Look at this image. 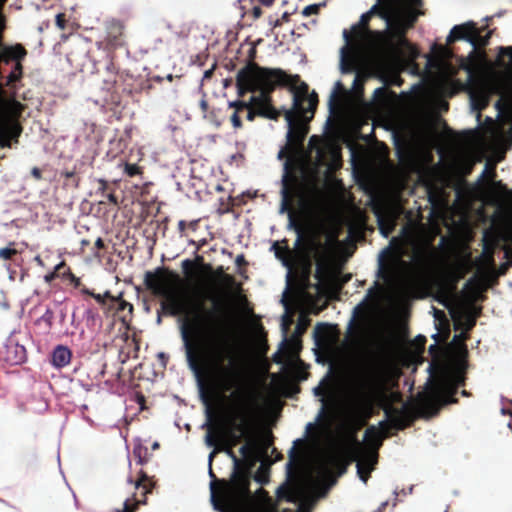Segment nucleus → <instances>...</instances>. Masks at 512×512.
Instances as JSON below:
<instances>
[{
	"label": "nucleus",
	"mask_w": 512,
	"mask_h": 512,
	"mask_svg": "<svg viewBox=\"0 0 512 512\" xmlns=\"http://www.w3.org/2000/svg\"><path fill=\"white\" fill-rule=\"evenodd\" d=\"M146 284L174 314H184L180 330L189 368L200 386L206 379L223 394L220 410L225 425L241 436L247 434L264 411L262 394L241 369L236 347L216 313L218 297L205 292L189 300L183 280L173 272L147 273Z\"/></svg>",
	"instance_id": "1"
},
{
	"label": "nucleus",
	"mask_w": 512,
	"mask_h": 512,
	"mask_svg": "<svg viewBox=\"0 0 512 512\" xmlns=\"http://www.w3.org/2000/svg\"><path fill=\"white\" fill-rule=\"evenodd\" d=\"M419 0H378L352 27V39L340 50L343 72L363 70L382 75L397 61H411L418 52L404 38L405 30L416 19Z\"/></svg>",
	"instance_id": "2"
},
{
	"label": "nucleus",
	"mask_w": 512,
	"mask_h": 512,
	"mask_svg": "<svg viewBox=\"0 0 512 512\" xmlns=\"http://www.w3.org/2000/svg\"><path fill=\"white\" fill-rule=\"evenodd\" d=\"M313 425H306L305 442L302 439L294 441L291 454L297 445L302 444L299 449L297 480L290 489L279 487L276 491L278 498L304 502L310 498L320 497L323 488L334 481V472L340 467L339 456L330 444L327 429L310 434Z\"/></svg>",
	"instance_id": "3"
},
{
	"label": "nucleus",
	"mask_w": 512,
	"mask_h": 512,
	"mask_svg": "<svg viewBox=\"0 0 512 512\" xmlns=\"http://www.w3.org/2000/svg\"><path fill=\"white\" fill-rule=\"evenodd\" d=\"M383 364L377 357L365 358L354 370L347 384V395L330 373L314 388V394L320 397L319 420L326 410L337 412L343 406L354 414H362L370 409L375 395L383 381Z\"/></svg>",
	"instance_id": "4"
},
{
	"label": "nucleus",
	"mask_w": 512,
	"mask_h": 512,
	"mask_svg": "<svg viewBox=\"0 0 512 512\" xmlns=\"http://www.w3.org/2000/svg\"><path fill=\"white\" fill-rule=\"evenodd\" d=\"M421 229L416 224H411L402 229L401 247L393 251L384 250L379 257V273L385 282V288H370L365 298L356 309L366 306L376 309L382 302H398L405 300L412 292L416 280V272L410 261L402 259L405 247L415 249L418 245Z\"/></svg>",
	"instance_id": "5"
},
{
	"label": "nucleus",
	"mask_w": 512,
	"mask_h": 512,
	"mask_svg": "<svg viewBox=\"0 0 512 512\" xmlns=\"http://www.w3.org/2000/svg\"><path fill=\"white\" fill-rule=\"evenodd\" d=\"M507 55L509 61L501 63L508 78L509 86L502 95L503 109L501 113V123L493 124L480 135L473 133L472 138L465 147H460L453 154V163L462 172H469L474 163L481 160L484 154L494 148H499L504 138L503 124L505 121H512V47H501L500 56Z\"/></svg>",
	"instance_id": "6"
},
{
	"label": "nucleus",
	"mask_w": 512,
	"mask_h": 512,
	"mask_svg": "<svg viewBox=\"0 0 512 512\" xmlns=\"http://www.w3.org/2000/svg\"><path fill=\"white\" fill-rule=\"evenodd\" d=\"M281 81L282 73L280 70L248 65L237 74L238 94L243 95L245 92L260 91V95L252 96L249 102H230L229 106L241 109L253 105L261 116L276 119L278 112L270 105L268 93Z\"/></svg>",
	"instance_id": "7"
},
{
	"label": "nucleus",
	"mask_w": 512,
	"mask_h": 512,
	"mask_svg": "<svg viewBox=\"0 0 512 512\" xmlns=\"http://www.w3.org/2000/svg\"><path fill=\"white\" fill-rule=\"evenodd\" d=\"M462 335L455 336L450 344L451 355L436 367L435 379L428 392V401L433 404L453 402L452 395L463 381L465 347Z\"/></svg>",
	"instance_id": "8"
},
{
	"label": "nucleus",
	"mask_w": 512,
	"mask_h": 512,
	"mask_svg": "<svg viewBox=\"0 0 512 512\" xmlns=\"http://www.w3.org/2000/svg\"><path fill=\"white\" fill-rule=\"evenodd\" d=\"M316 96L307 95L304 92H297L294 95L293 107L285 112V120L288 125L287 140L288 147H292L299 156L301 169L304 170L308 164V158L302 149V142L307 134V123L313 116L316 106Z\"/></svg>",
	"instance_id": "9"
},
{
	"label": "nucleus",
	"mask_w": 512,
	"mask_h": 512,
	"mask_svg": "<svg viewBox=\"0 0 512 512\" xmlns=\"http://www.w3.org/2000/svg\"><path fill=\"white\" fill-rule=\"evenodd\" d=\"M481 194L484 201L496 207L497 216L512 235V189L507 190L501 182L494 181V164H487L480 175Z\"/></svg>",
	"instance_id": "10"
},
{
	"label": "nucleus",
	"mask_w": 512,
	"mask_h": 512,
	"mask_svg": "<svg viewBox=\"0 0 512 512\" xmlns=\"http://www.w3.org/2000/svg\"><path fill=\"white\" fill-rule=\"evenodd\" d=\"M382 441L381 432L377 429H368L363 443L353 445L351 453L356 461L357 473L363 483H366L369 473L376 463V451Z\"/></svg>",
	"instance_id": "11"
},
{
	"label": "nucleus",
	"mask_w": 512,
	"mask_h": 512,
	"mask_svg": "<svg viewBox=\"0 0 512 512\" xmlns=\"http://www.w3.org/2000/svg\"><path fill=\"white\" fill-rule=\"evenodd\" d=\"M283 188L281 190L282 193V201L280 205L279 212L281 214L287 212L289 218V224L293 223L294 217H302L307 219H312L317 216L320 212L321 207H325V205L319 201L316 194L312 191L307 194L301 192L298 196L299 207L290 208L289 207V190L287 184V173L283 176Z\"/></svg>",
	"instance_id": "12"
},
{
	"label": "nucleus",
	"mask_w": 512,
	"mask_h": 512,
	"mask_svg": "<svg viewBox=\"0 0 512 512\" xmlns=\"http://www.w3.org/2000/svg\"><path fill=\"white\" fill-rule=\"evenodd\" d=\"M434 122L435 120L431 119L415 142L409 146L406 164L408 169L418 170L421 165L430 161L431 147H434L437 140Z\"/></svg>",
	"instance_id": "13"
},
{
	"label": "nucleus",
	"mask_w": 512,
	"mask_h": 512,
	"mask_svg": "<svg viewBox=\"0 0 512 512\" xmlns=\"http://www.w3.org/2000/svg\"><path fill=\"white\" fill-rule=\"evenodd\" d=\"M22 110V105L15 100H5L0 97V145L10 147V139L20 134L16 120Z\"/></svg>",
	"instance_id": "14"
},
{
	"label": "nucleus",
	"mask_w": 512,
	"mask_h": 512,
	"mask_svg": "<svg viewBox=\"0 0 512 512\" xmlns=\"http://www.w3.org/2000/svg\"><path fill=\"white\" fill-rule=\"evenodd\" d=\"M22 110V105L15 100H5L0 97V145L10 147V139L20 134L16 120Z\"/></svg>",
	"instance_id": "15"
},
{
	"label": "nucleus",
	"mask_w": 512,
	"mask_h": 512,
	"mask_svg": "<svg viewBox=\"0 0 512 512\" xmlns=\"http://www.w3.org/2000/svg\"><path fill=\"white\" fill-rule=\"evenodd\" d=\"M310 153L315 152V160L318 165H327L334 168L340 159V146L332 138L320 139L312 136L309 140Z\"/></svg>",
	"instance_id": "16"
},
{
	"label": "nucleus",
	"mask_w": 512,
	"mask_h": 512,
	"mask_svg": "<svg viewBox=\"0 0 512 512\" xmlns=\"http://www.w3.org/2000/svg\"><path fill=\"white\" fill-rule=\"evenodd\" d=\"M338 248L339 243L331 234L326 237L325 243H321L313 237L309 238L305 251L301 254L303 267L309 265L311 257L315 258L318 262L327 261Z\"/></svg>",
	"instance_id": "17"
},
{
	"label": "nucleus",
	"mask_w": 512,
	"mask_h": 512,
	"mask_svg": "<svg viewBox=\"0 0 512 512\" xmlns=\"http://www.w3.org/2000/svg\"><path fill=\"white\" fill-rule=\"evenodd\" d=\"M431 71L429 72V88L435 93H445L451 83L453 68L442 59L429 60Z\"/></svg>",
	"instance_id": "18"
},
{
	"label": "nucleus",
	"mask_w": 512,
	"mask_h": 512,
	"mask_svg": "<svg viewBox=\"0 0 512 512\" xmlns=\"http://www.w3.org/2000/svg\"><path fill=\"white\" fill-rule=\"evenodd\" d=\"M490 33L485 36L480 35L479 30L473 22H466L461 25L454 26L447 36V42L455 40H465L470 43L474 48L484 46L487 44Z\"/></svg>",
	"instance_id": "19"
},
{
	"label": "nucleus",
	"mask_w": 512,
	"mask_h": 512,
	"mask_svg": "<svg viewBox=\"0 0 512 512\" xmlns=\"http://www.w3.org/2000/svg\"><path fill=\"white\" fill-rule=\"evenodd\" d=\"M491 89L484 82L473 84L469 89L472 110L479 112L488 102Z\"/></svg>",
	"instance_id": "20"
},
{
	"label": "nucleus",
	"mask_w": 512,
	"mask_h": 512,
	"mask_svg": "<svg viewBox=\"0 0 512 512\" xmlns=\"http://www.w3.org/2000/svg\"><path fill=\"white\" fill-rule=\"evenodd\" d=\"M25 359V349L23 346L9 345L7 346V360L12 364H19Z\"/></svg>",
	"instance_id": "21"
},
{
	"label": "nucleus",
	"mask_w": 512,
	"mask_h": 512,
	"mask_svg": "<svg viewBox=\"0 0 512 512\" xmlns=\"http://www.w3.org/2000/svg\"><path fill=\"white\" fill-rule=\"evenodd\" d=\"M275 254L277 258L282 261L283 265L288 268L287 277H289L294 266L295 253L287 251L281 247H277Z\"/></svg>",
	"instance_id": "22"
},
{
	"label": "nucleus",
	"mask_w": 512,
	"mask_h": 512,
	"mask_svg": "<svg viewBox=\"0 0 512 512\" xmlns=\"http://www.w3.org/2000/svg\"><path fill=\"white\" fill-rule=\"evenodd\" d=\"M70 361V351L66 347H57L52 356V362L57 367H63Z\"/></svg>",
	"instance_id": "23"
},
{
	"label": "nucleus",
	"mask_w": 512,
	"mask_h": 512,
	"mask_svg": "<svg viewBox=\"0 0 512 512\" xmlns=\"http://www.w3.org/2000/svg\"><path fill=\"white\" fill-rule=\"evenodd\" d=\"M24 55L25 51L21 46H11L4 49L3 53L0 55V61L8 62L10 59L18 60Z\"/></svg>",
	"instance_id": "24"
},
{
	"label": "nucleus",
	"mask_w": 512,
	"mask_h": 512,
	"mask_svg": "<svg viewBox=\"0 0 512 512\" xmlns=\"http://www.w3.org/2000/svg\"><path fill=\"white\" fill-rule=\"evenodd\" d=\"M484 240V251L487 254H490V250H492L493 246L496 244V239L493 234L489 231H486L483 235Z\"/></svg>",
	"instance_id": "25"
},
{
	"label": "nucleus",
	"mask_w": 512,
	"mask_h": 512,
	"mask_svg": "<svg viewBox=\"0 0 512 512\" xmlns=\"http://www.w3.org/2000/svg\"><path fill=\"white\" fill-rule=\"evenodd\" d=\"M16 250L11 247H4L0 249V258L2 259H10L13 255L16 254Z\"/></svg>",
	"instance_id": "26"
},
{
	"label": "nucleus",
	"mask_w": 512,
	"mask_h": 512,
	"mask_svg": "<svg viewBox=\"0 0 512 512\" xmlns=\"http://www.w3.org/2000/svg\"><path fill=\"white\" fill-rule=\"evenodd\" d=\"M124 169L129 176L137 175L140 172V169L136 164L126 163L124 164Z\"/></svg>",
	"instance_id": "27"
},
{
	"label": "nucleus",
	"mask_w": 512,
	"mask_h": 512,
	"mask_svg": "<svg viewBox=\"0 0 512 512\" xmlns=\"http://www.w3.org/2000/svg\"><path fill=\"white\" fill-rule=\"evenodd\" d=\"M138 502L131 503L129 499H126L123 503V512H135Z\"/></svg>",
	"instance_id": "28"
},
{
	"label": "nucleus",
	"mask_w": 512,
	"mask_h": 512,
	"mask_svg": "<svg viewBox=\"0 0 512 512\" xmlns=\"http://www.w3.org/2000/svg\"><path fill=\"white\" fill-rule=\"evenodd\" d=\"M20 74H21V66H20V64L18 63V64L16 65V69H15V71H13V72L9 75V80H10V81H14V80L18 79V78H19V76H20Z\"/></svg>",
	"instance_id": "29"
},
{
	"label": "nucleus",
	"mask_w": 512,
	"mask_h": 512,
	"mask_svg": "<svg viewBox=\"0 0 512 512\" xmlns=\"http://www.w3.org/2000/svg\"><path fill=\"white\" fill-rule=\"evenodd\" d=\"M231 122L234 128L241 127V121L236 112L231 116Z\"/></svg>",
	"instance_id": "30"
},
{
	"label": "nucleus",
	"mask_w": 512,
	"mask_h": 512,
	"mask_svg": "<svg viewBox=\"0 0 512 512\" xmlns=\"http://www.w3.org/2000/svg\"><path fill=\"white\" fill-rule=\"evenodd\" d=\"M255 480L259 483H265L267 481V477L265 476L264 472L258 471L255 475Z\"/></svg>",
	"instance_id": "31"
},
{
	"label": "nucleus",
	"mask_w": 512,
	"mask_h": 512,
	"mask_svg": "<svg viewBox=\"0 0 512 512\" xmlns=\"http://www.w3.org/2000/svg\"><path fill=\"white\" fill-rule=\"evenodd\" d=\"M91 296L101 305L105 306L106 302L102 294L91 293Z\"/></svg>",
	"instance_id": "32"
},
{
	"label": "nucleus",
	"mask_w": 512,
	"mask_h": 512,
	"mask_svg": "<svg viewBox=\"0 0 512 512\" xmlns=\"http://www.w3.org/2000/svg\"><path fill=\"white\" fill-rule=\"evenodd\" d=\"M119 306H118V309L119 310H126L128 309L129 311H132V305L126 301H120L119 303Z\"/></svg>",
	"instance_id": "33"
},
{
	"label": "nucleus",
	"mask_w": 512,
	"mask_h": 512,
	"mask_svg": "<svg viewBox=\"0 0 512 512\" xmlns=\"http://www.w3.org/2000/svg\"><path fill=\"white\" fill-rule=\"evenodd\" d=\"M385 94H386V89L385 88H377L374 91V95L377 98H381V97L385 96Z\"/></svg>",
	"instance_id": "34"
},
{
	"label": "nucleus",
	"mask_w": 512,
	"mask_h": 512,
	"mask_svg": "<svg viewBox=\"0 0 512 512\" xmlns=\"http://www.w3.org/2000/svg\"><path fill=\"white\" fill-rule=\"evenodd\" d=\"M317 9H318V6H316V5L307 6L304 9L303 13L305 15H309L310 13L315 12Z\"/></svg>",
	"instance_id": "35"
},
{
	"label": "nucleus",
	"mask_w": 512,
	"mask_h": 512,
	"mask_svg": "<svg viewBox=\"0 0 512 512\" xmlns=\"http://www.w3.org/2000/svg\"><path fill=\"white\" fill-rule=\"evenodd\" d=\"M55 275H56V273H55V271H53V272H51V273H49V274L45 275V276H44V280H45L46 282H50L52 279H54Z\"/></svg>",
	"instance_id": "36"
},
{
	"label": "nucleus",
	"mask_w": 512,
	"mask_h": 512,
	"mask_svg": "<svg viewBox=\"0 0 512 512\" xmlns=\"http://www.w3.org/2000/svg\"><path fill=\"white\" fill-rule=\"evenodd\" d=\"M380 229H381V232L382 234L387 237L388 236V233L390 231V227H387V228H384V225L382 223H380Z\"/></svg>",
	"instance_id": "37"
},
{
	"label": "nucleus",
	"mask_w": 512,
	"mask_h": 512,
	"mask_svg": "<svg viewBox=\"0 0 512 512\" xmlns=\"http://www.w3.org/2000/svg\"><path fill=\"white\" fill-rule=\"evenodd\" d=\"M255 109H257V108L255 107ZM255 114L260 115V114L258 113V110H256V111H250V112L248 113V115H247V119H248V120H250V121H252V120L254 119V117H255Z\"/></svg>",
	"instance_id": "38"
},
{
	"label": "nucleus",
	"mask_w": 512,
	"mask_h": 512,
	"mask_svg": "<svg viewBox=\"0 0 512 512\" xmlns=\"http://www.w3.org/2000/svg\"><path fill=\"white\" fill-rule=\"evenodd\" d=\"M102 295L104 296L105 301H106V300H110V301H111V300H112V298H114V296H113V295H111L109 291H106V292H105V293H103Z\"/></svg>",
	"instance_id": "39"
},
{
	"label": "nucleus",
	"mask_w": 512,
	"mask_h": 512,
	"mask_svg": "<svg viewBox=\"0 0 512 512\" xmlns=\"http://www.w3.org/2000/svg\"><path fill=\"white\" fill-rule=\"evenodd\" d=\"M56 23H57V25H58L60 28H63V27H64V26H63V23H62V20H61V15H60V14H58V15L56 16Z\"/></svg>",
	"instance_id": "40"
},
{
	"label": "nucleus",
	"mask_w": 512,
	"mask_h": 512,
	"mask_svg": "<svg viewBox=\"0 0 512 512\" xmlns=\"http://www.w3.org/2000/svg\"><path fill=\"white\" fill-rule=\"evenodd\" d=\"M35 262L40 266V267H43L44 266V263L42 261V259L40 258V256H36L34 258Z\"/></svg>",
	"instance_id": "41"
},
{
	"label": "nucleus",
	"mask_w": 512,
	"mask_h": 512,
	"mask_svg": "<svg viewBox=\"0 0 512 512\" xmlns=\"http://www.w3.org/2000/svg\"><path fill=\"white\" fill-rule=\"evenodd\" d=\"M122 293L118 294L117 296H114V298H112V302H120V301H123L122 299Z\"/></svg>",
	"instance_id": "42"
},
{
	"label": "nucleus",
	"mask_w": 512,
	"mask_h": 512,
	"mask_svg": "<svg viewBox=\"0 0 512 512\" xmlns=\"http://www.w3.org/2000/svg\"><path fill=\"white\" fill-rule=\"evenodd\" d=\"M286 316H283V321H282V327H283V333L286 334L287 333V326H286Z\"/></svg>",
	"instance_id": "43"
},
{
	"label": "nucleus",
	"mask_w": 512,
	"mask_h": 512,
	"mask_svg": "<svg viewBox=\"0 0 512 512\" xmlns=\"http://www.w3.org/2000/svg\"><path fill=\"white\" fill-rule=\"evenodd\" d=\"M32 174L33 176H35L36 178H40V171L37 169V168H34L32 170Z\"/></svg>",
	"instance_id": "44"
},
{
	"label": "nucleus",
	"mask_w": 512,
	"mask_h": 512,
	"mask_svg": "<svg viewBox=\"0 0 512 512\" xmlns=\"http://www.w3.org/2000/svg\"><path fill=\"white\" fill-rule=\"evenodd\" d=\"M63 265H64V262H60V263H58V264L55 266V268H54L55 273H56L59 269H61V267H62Z\"/></svg>",
	"instance_id": "45"
},
{
	"label": "nucleus",
	"mask_w": 512,
	"mask_h": 512,
	"mask_svg": "<svg viewBox=\"0 0 512 512\" xmlns=\"http://www.w3.org/2000/svg\"><path fill=\"white\" fill-rule=\"evenodd\" d=\"M264 5H270L274 0H259Z\"/></svg>",
	"instance_id": "46"
},
{
	"label": "nucleus",
	"mask_w": 512,
	"mask_h": 512,
	"mask_svg": "<svg viewBox=\"0 0 512 512\" xmlns=\"http://www.w3.org/2000/svg\"><path fill=\"white\" fill-rule=\"evenodd\" d=\"M206 442L208 443V445H212L211 436L209 434L206 436Z\"/></svg>",
	"instance_id": "47"
},
{
	"label": "nucleus",
	"mask_w": 512,
	"mask_h": 512,
	"mask_svg": "<svg viewBox=\"0 0 512 512\" xmlns=\"http://www.w3.org/2000/svg\"><path fill=\"white\" fill-rule=\"evenodd\" d=\"M396 78H397L396 75L393 74L391 79H390V82L397 83V79Z\"/></svg>",
	"instance_id": "48"
},
{
	"label": "nucleus",
	"mask_w": 512,
	"mask_h": 512,
	"mask_svg": "<svg viewBox=\"0 0 512 512\" xmlns=\"http://www.w3.org/2000/svg\"><path fill=\"white\" fill-rule=\"evenodd\" d=\"M96 245H97L98 247H101V246H102V241H101V239H97V241H96Z\"/></svg>",
	"instance_id": "49"
},
{
	"label": "nucleus",
	"mask_w": 512,
	"mask_h": 512,
	"mask_svg": "<svg viewBox=\"0 0 512 512\" xmlns=\"http://www.w3.org/2000/svg\"><path fill=\"white\" fill-rule=\"evenodd\" d=\"M336 96V91H333L332 95H331V99H330V104L332 103L333 101V98Z\"/></svg>",
	"instance_id": "50"
},
{
	"label": "nucleus",
	"mask_w": 512,
	"mask_h": 512,
	"mask_svg": "<svg viewBox=\"0 0 512 512\" xmlns=\"http://www.w3.org/2000/svg\"><path fill=\"white\" fill-rule=\"evenodd\" d=\"M158 447H159L158 442H154L153 445H152V448L153 449H157Z\"/></svg>",
	"instance_id": "51"
},
{
	"label": "nucleus",
	"mask_w": 512,
	"mask_h": 512,
	"mask_svg": "<svg viewBox=\"0 0 512 512\" xmlns=\"http://www.w3.org/2000/svg\"><path fill=\"white\" fill-rule=\"evenodd\" d=\"M245 450H246V446H243V447H241V448H240V451H241L243 454H244Z\"/></svg>",
	"instance_id": "52"
},
{
	"label": "nucleus",
	"mask_w": 512,
	"mask_h": 512,
	"mask_svg": "<svg viewBox=\"0 0 512 512\" xmlns=\"http://www.w3.org/2000/svg\"><path fill=\"white\" fill-rule=\"evenodd\" d=\"M83 292H84V293H86V294H88V295H90V296H91V293H92V292H90L89 290H83Z\"/></svg>",
	"instance_id": "53"
},
{
	"label": "nucleus",
	"mask_w": 512,
	"mask_h": 512,
	"mask_svg": "<svg viewBox=\"0 0 512 512\" xmlns=\"http://www.w3.org/2000/svg\"><path fill=\"white\" fill-rule=\"evenodd\" d=\"M385 410H386V413H387L388 415H390V414H391V410H390V409L386 408Z\"/></svg>",
	"instance_id": "54"
},
{
	"label": "nucleus",
	"mask_w": 512,
	"mask_h": 512,
	"mask_svg": "<svg viewBox=\"0 0 512 512\" xmlns=\"http://www.w3.org/2000/svg\"><path fill=\"white\" fill-rule=\"evenodd\" d=\"M140 485V482L139 481H136L135 483V487H138Z\"/></svg>",
	"instance_id": "55"
},
{
	"label": "nucleus",
	"mask_w": 512,
	"mask_h": 512,
	"mask_svg": "<svg viewBox=\"0 0 512 512\" xmlns=\"http://www.w3.org/2000/svg\"><path fill=\"white\" fill-rule=\"evenodd\" d=\"M109 199H110L111 201H114V197H113L112 195H110V196H109Z\"/></svg>",
	"instance_id": "56"
},
{
	"label": "nucleus",
	"mask_w": 512,
	"mask_h": 512,
	"mask_svg": "<svg viewBox=\"0 0 512 512\" xmlns=\"http://www.w3.org/2000/svg\"><path fill=\"white\" fill-rule=\"evenodd\" d=\"M210 74V71L205 72V76L207 77Z\"/></svg>",
	"instance_id": "57"
},
{
	"label": "nucleus",
	"mask_w": 512,
	"mask_h": 512,
	"mask_svg": "<svg viewBox=\"0 0 512 512\" xmlns=\"http://www.w3.org/2000/svg\"><path fill=\"white\" fill-rule=\"evenodd\" d=\"M499 160H501V156H498V157L496 158L495 162H496V161H499Z\"/></svg>",
	"instance_id": "58"
},
{
	"label": "nucleus",
	"mask_w": 512,
	"mask_h": 512,
	"mask_svg": "<svg viewBox=\"0 0 512 512\" xmlns=\"http://www.w3.org/2000/svg\"><path fill=\"white\" fill-rule=\"evenodd\" d=\"M212 455H213V454H210V455H209V462H211V460H212Z\"/></svg>",
	"instance_id": "59"
},
{
	"label": "nucleus",
	"mask_w": 512,
	"mask_h": 512,
	"mask_svg": "<svg viewBox=\"0 0 512 512\" xmlns=\"http://www.w3.org/2000/svg\"><path fill=\"white\" fill-rule=\"evenodd\" d=\"M288 161L285 163V169L287 170V167H288Z\"/></svg>",
	"instance_id": "60"
},
{
	"label": "nucleus",
	"mask_w": 512,
	"mask_h": 512,
	"mask_svg": "<svg viewBox=\"0 0 512 512\" xmlns=\"http://www.w3.org/2000/svg\"><path fill=\"white\" fill-rule=\"evenodd\" d=\"M116 512H121L120 510H116Z\"/></svg>",
	"instance_id": "61"
}]
</instances>
